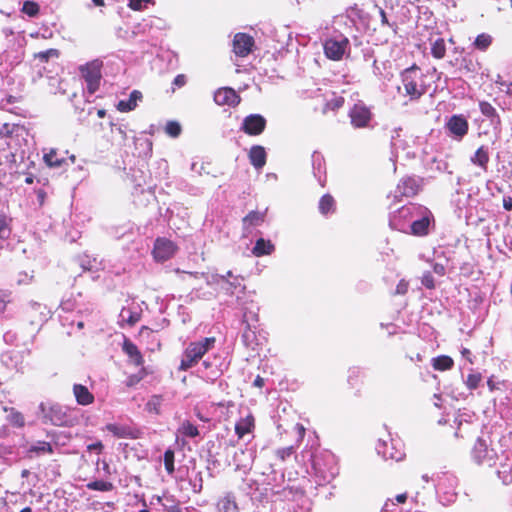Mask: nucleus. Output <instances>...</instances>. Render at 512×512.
Instances as JSON below:
<instances>
[{"instance_id": "49530a36", "label": "nucleus", "mask_w": 512, "mask_h": 512, "mask_svg": "<svg viewBox=\"0 0 512 512\" xmlns=\"http://www.w3.org/2000/svg\"><path fill=\"white\" fill-rule=\"evenodd\" d=\"M295 447L294 446H288L284 448H280L276 451V456L281 461H285L287 458H289L291 455L295 453Z\"/></svg>"}, {"instance_id": "f257e3e1", "label": "nucleus", "mask_w": 512, "mask_h": 512, "mask_svg": "<svg viewBox=\"0 0 512 512\" xmlns=\"http://www.w3.org/2000/svg\"><path fill=\"white\" fill-rule=\"evenodd\" d=\"M425 76L420 67L413 64L401 73V82L404 89V96L410 101L419 100L426 92L427 86L424 83Z\"/></svg>"}, {"instance_id": "c03bdc74", "label": "nucleus", "mask_w": 512, "mask_h": 512, "mask_svg": "<svg viewBox=\"0 0 512 512\" xmlns=\"http://www.w3.org/2000/svg\"><path fill=\"white\" fill-rule=\"evenodd\" d=\"M59 51L57 49H48L46 51L38 52L34 55L35 58L40 59L42 62H47L51 57H58Z\"/></svg>"}, {"instance_id": "c756f323", "label": "nucleus", "mask_w": 512, "mask_h": 512, "mask_svg": "<svg viewBox=\"0 0 512 512\" xmlns=\"http://www.w3.org/2000/svg\"><path fill=\"white\" fill-rule=\"evenodd\" d=\"M479 109L483 116L487 117L491 120V122H495L497 124H500L501 119L499 114L497 113L495 107L487 102V101H480L479 102Z\"/></svg>"}, {"instance_id": "f3484780", "label": "nucleus", "mask_w": 512, "mask_h": 512, "mask_svg": "<svg viewBox=\"0 0 512 512\" xmlns=\"http://www.w3.org/2000/svg\"><path fill=\"white\" fill-rule=\"evenodd\" d=\"M250 163L256 168L261 169L266 164L267 154L263 146L254 145L250 148L248 154Z\"/></svg>"}, {"instance_id": "3c124183", "label": "nucleus", "mask_w": 512, "mask_h": 512, "mask_svg": "<svg viewBox=\"0 0 512 512\" xmlns=\"http://www.w3.org/2000/svg\"><path fill=\"white\" fill-rule=\"evenodd\" d=\"M421 283L423 286H425L427 289H434L435 288V280L434 277L430 272H426L423 274L421 278Z\"/></svg>"}, {"instance_id": "c85d7f7f", "label": "nucleus", "mask_w": 512, "mask_h": 512, "mask_svg": "<svg viewBox=\"0 0 512 512\" xmlns=\"http://www.w3.org/2000/svg\"><path fill=\"white\" fill-rule=\"evenodd\" d=\"M45 164L50 168H60L66 163L64 157H59L57 149H50L48 153L43 156Z\"/></svg>"}, {"instance_id": "423d86ee", "label": "nucleus", "mask_w": 512, "mask_h": 512, "mask_svg": "<svg viewBox=\"0 0 512 512\" xmlns=\"http://www.w3.org/2000/svg\"><path fill=\"white\" fill-rule=\"evenodd\" d=\"M255 49V40L248 33L238 32L232 40V51L240 58L247 57Z\"/></svg>"}, {"instance_id": "f03ea898", "label": "nucleus", "mask_w": 512, "mask_h": 512, "mask_svg": "<svg viewBox=\"0 0 512 512\" xmlns=\"http://www.w3.org/2000/svg\"><path fill=\"white\" fill-rule=\"evenodd\" d=\"M215 337H206L200 341L191 342L183 353L179 370L187 371L195 366L199 360L215 345Z\"/></svg>"}, {"instance_id": "bf43d9fd", "label": "nucleus", "mask_w": 512, "mask_h": 512, "mask_svg": "<svg viewBox=\"0 0 512 512\" xmlns=\"http://www.w3.org/2000/svg\"><path fill=\"white\" fill-rule=\"evenodd\" d=\"M378 10H379V14H380L381 24H382V25H386V26H388V27H393V26H395V24H391V23L388 21V18H387L386 12L384 11V9H383V8L378 7Z\"/></svg>"}, {"instance_id": "5701e85b", "label": "nucleus", "mask_w": 512, "mask_h": 512, "mask_svg": "<svg viewBox=\"0 0 512 512\" xmlns=\"http://www.w3.org/2000/svg\"><path fill=\"white\" fill-rule=\"evenodd\" d=\"M254 427H255V419L252 414H249L245 418H241L235 424V433L238 436V438H242L246 434L252 432Z\"/></svg>"}, {"instance_id": "f704fd0d", "label": "nucleus", "mask_w": 512, "mask_h": 512, "mask_svg": "<svg viewBox=\"0 0 512 512\" xmlns=\"http://www.w3.org/2000/svg\"><path fill=\"white\" fill-rule=\"evenodd\" d=\"M348 384L351 388H359L363 381H362V373L359 368L352 367L348 370V378H347Z\"/></svg>"}, {"instance_id": "1a4fd4ad", "label": "nucleus", "mask_w": 512, "mask_h": 512, "mask_svg": "<svg viewBox=\"0 0 512 512\" xmlns=\"http://www.w3.org/2000/svg\"><path fill=\"white\" fill-rule=\"evenodd\" d=\"M351 124L355 128L367 127L371 118L372 113L370 109L362 102L356 103L349 112Z\"/></svg>"}, {"instance_id": "9b49d317", "label": "nucleus", "mask_w": 512, "mask_h": 512, "mask_svg": "<svg viewBox=\"0 0 512 512\" xmlns=\"http://www.w3.org/2000/svg\"><path fill=\"white\" fill-rule=\"evenodd\" d=\"M446 128L454 138L461 140L468 133L469 123L463 115H452L446 123Z\"/></svg>"}, {"instance_id": "b1692460", "label": "nucleus", "mask_w": 512, "mask_h": 512, "mask_svg": "<svg viewBox=\"0 0 512 512\" xmlns=\"http://www.w3.org/2000/svg\"><path fill=\"white\" fill-rule=\"evenodd\" d=\"M12 233V218L5 213H0V248H3L4 242L7 241Z\"/></svg>"}, {"instance_id": "7ed1b4c3", "label": "nucleus", "mask_w": 512, "mask_h": 512, "mask_svg": "<svg viewBox=\"0 0 512 512\" xmlns=\"http://www.w3.org/2000/svg\"><path fill=\"white\" fill-rule=\"evenodd\" d=\"M81 411L78 408H69L59 404L49 407L45 418L53 425L60 427H74L80 423Z\"/></svg>"}, {"instance_id": "5fc2aeb1", "label": "nucleus", "mask_w": 512, "mask_h": 512, "mask_svg": "<svg viewBox=\"0 0 512 512\" xmlns=\"http://www.w3.org/2000/svg\"><path fill=\"white\" fill-rule=\"evenodd\" d=\"M408 286L409 284L407 281H405L404 279L400 280L396 287V293L401 295L406 294L408 291Z\"/></svg>"}, {"instance_id": "de8ad7c7", "label": "nucleus", "mask_w": 512, "mask_h": 512, "mask_svg": "<svg viewBox=\"0 0 512 512\" xmlns=\"http://www.w3.org/2000/svg\"><path fill=\"white\" fill-rule=\"evenodd\" d=\"M149 3H153V0H129L128 6L134 11H141L146 8Z\"/></svg>"}, {"instance_id": "bb28decb", "label": "nucleus", "mask_w": 512, "mask_h": 512, "mask_svg": "<svg viewBox=\"0 0 512 512\" xmlns=\"http://www.w3.org/2000/svg\"><path fill=\"white\" fill-rule=\"evenodd\" d=\"M274 249L275 247L270 240L259 238L252 249V253L257 257H261L264 255H270Z\"/></svg>"}, {"instance_id": "6e6552de", "label": "nucleus", "mask_w": 512, "mask_h": 512, "mask_svg": "<svg viewBox=\"0 0 512 512\" xmlns=\"http://www.w3.org/2000/svg\"><path fill=\"white\" fill-rule=\"evenodd\" d=\"M267 121L260 114H250L243 119L241 130L249 136H258L266 128Z\"/></svg>"}, {"instance_id": "cd10ccee", "label": "nucleus", "mask_w": 512, "mask_h": 512, "mask_svg": "<svg viewBox=\"0 0 512 512\" xmlns=\"http://www.w3.org/2000/svg\"><path fill=\"white\" fill-rule=\"evenodd\" d=\"M319 211L322 215L334 213L336 210V201L331 194H324L318 204Z\"/></svg>"}, {"instance_id": "0eeeda50", "label": "nucleus", "mask_w": 512, "mask_h": 512, "mask_svg": "<svg viewBox=\"0 0 512 512\" xmlns=\"http://www.w3.org/2000/svg\"><path fill=\"white\" fill-rule=\"evenodd\" d=\"M349 46V40L342 37L340 40L329 38L324 42V53L326 57L333 61H340Z\"/></svg>"}, {"instance_id": "9d476101", "label": "nucleus", "mask_w": 512, "mask_h": 512, "mask_svg": "<svg viewBox=\"0 0 512 512\" xmlns=\"http://www.w3.org/2000/svg\"><path fill=\"white\" fill-rule=\"evenodd\" d=\"M470 163L478 168L476 176H482L489 170L490 163V152L489 148L485 145H481L476 151L470 156Z\"/></svg>"}, {"instance_id": "4468645a", "label": "nucleus", "mask_w": 512, "mask_h": 512, "mask_svg": "<svg viewBox=\"0 0 512 512\" xmlns=\"http://www.w3.org/2000/svg\"><path fill=\"white\" fill-rule=\"evenodd\" d=\"M432 219V213L427 208H424L422 218L411 223V234L418 237L426 236L429 233V227Z\"/></svg>"}, {"instance_id": "393cba45", "label": "nucleus", "mask_w": 512, "mask_h": 512, "mask_svg": "<svg viewBox=\"0 0 512 512\" xmlns=\"http://www.w3.org/2000/svg\"><path fill=\"white\" fill-rule=\"evenodd\" d=\"M488 455V447L483 439L478 438L474 443L471 456L477 464H482Z\"/></svg>"}, {"instance_id": "473e14b6", "label": "nucleus", "mask_w": 512, "mask_h": 512, "mask_svg": "<svg viewBox=\"0 0 512 512\" xmlns=\"http://www.w3.org/2000/svg\"><path fill=\"white\" fill-rule=\"evenodd\" d=\"M492 41L493 39L491 35L487 33H481L475 38L473 46L479 51H486L492 44Z\"/></svg>"}, {"instance_id": "c9c22d12", "label": "nucleus", "mask_w": 512, "mask_h": 512, "mask_svg": "<svg viewBox=\"0 0 512 512\" xmlns=\"http://www.w3.org/2000/svg\"><path fill=\"white\" fill-rule=\"evenodd\" d=\"M163 398L161 395H152L145 405L146 410L149 413L159 415L161 413Z\"/></svg>"}, {"instance_id": "37998d69", "label": "nucleus", "mask_w": 512, "mask_h": 512, "mask_svg": "<svg viewBox=\"0 0 512 512\" xmlns=\"http://www.w3.org/2000/svg\"><path fill=\"white\" fill-rule=\"evenodd\" d=\"M181 126L176 121H169L165 126V132L169 136L176 138L181 134Z\"/></svg>"}, {"instance_id": "a18cd8bd", "label": "nucleus", "mask_w": 512, "mask_h": 512, "mask_svg": "<svg viewBox=\"0 0 512 512\" xmlns=\"http://www.w3.org/2000/svg\"><path fill=\"white\" fill-rule=\"evenodd\" d=\"M145 376L146 372L145 369L143 368L139 373L128 376L126 380V386L133 387L137 385Z\"/></svg>"}, {"instance_id": "a878e982", "label": "nucleus", "mask_w": 512, "mask_h": 512, "mask_svg": "<svg viewBox=\"0 0 512 512\" xmlns=\"http://www.w3.org/2000/svg\"><path fill=\"white\" fill-rule=\"evenodd\" d=\"M452 66H458L459 70L463 73H474L476 71V65L470 55L456 58L455 61L449 62Z\"/></svg>"}, {"instance_id": "603ef678", "label": "nucleus", "mask_w": 512, "mask_h": 512, "mask_svg": "<svg viewBox=\"0 0 512 512\" xmlns=\"http://www.w3.org/2000/svg\"><path fill=\"white\" fill-rule=\"evenodd\" d=\"M10 417H11V422L14 425H16L18 427L24 426V424H25L24 416L20 412H13Z\"/></svg>"}, {"instance_id": "ddd939ff", "label": "nucleus", "mask_w": 512, "mask_h": 512, "mask_svg": "<svg viewBox=\"0 0 512 512\" xmlns=\"http://www.w3.org/2000/svg\"><path fill=\"white\" fill-rule=\"evenodd\" d=\"M419 192V185L414 178L406 177L399 181L395 190V197H414Z\"/></svg>"}, {"instance_id": "4be33fe9", "label": "nucleus", "mask_w": 512, "mask_h": 512, "mask_svg": "<svg viewBox=\"0 0 512 512\" xmlns=\"http://www.w3.org/2000/svg\"><path fill=\"white\" fill-rule=\"evenodd\" d=\"M255 329L256 325L248 324L241 336L243 344L253 351L257 350L260 345Z\"/></svg>"}, {"instance_id": "4c0bfd02", "label": "nucleus", "mask_w": 512, "mask_h": 512, "mask_svg": "<svg viewBox=\"0 0 512 512\" xmlns=\"http://www.w3.org/2000/svg\"><path fill=\"white\" fill-rule=\"evenodd\" d=\"M86 487L89 490L108 492L114 489V485L111 482L104 480H96L87 483Z\"/></svg>"}, {"instance_id": "7c9ffc66", "label": "nucleus", "mask_w": 512, "mask_h": 512, "mask_svg": "<svg viewBox=\"0 0 512 512\" xmlns=\"http://www.w3.org/2000/svg\"><path fill=\"white\" fill-rule=\"evenodd\" d=\"M454 366V360L448 355H441L432 359V367L436 371H447Z\"/></svg>"}, {"instance_id": "6ab92c4d", "label": "nucleus", "mask_w": 512, "mask_h": 512, "mask_svg": "<svg viewBox=\"0 0 512 512\" xmlns=\"http://www.w3.org/2000/svg\"><path fill=\"white\" fill-rule=\"evenodd\" d=\"M265 211H250L243 219L242 226L244 230H250L253 227H258L265 222Z\"/></svg>"}, {"instance_id": "052dcab7", "label": "nucleus", "mask_w": 512, "mask_h": 512, "mask_svg": "<svg viewBox=\"0 0 512 512\" xmlns=\"http://www.w3.org/2000/svg\"><path fill=\"white\" fill-rule=\"evenodd\" d=\"M140 320V314L136 312H130L129 317L126 319V322L130 326H134Z\"/></svg>"}, {"instance_id": "338daca9", "label": "nucleus", "mask_w": 512, "mask_h": 512, "mask_svg": "<svg viewBox=\"0 0 512 512\" xmlns=\"http://www.w3.org/2000/svg\"><path fill=\"white\" fill-rule=\"evenodd\" d=\"M254 386L255 387H258V388H262L265 384V381H264V378H262L261 376H257L253 382Z\"/></svg>"}, {"instance_id": "58836bf2", "label": "nucleus", "mask_w": 512, "mask_h": 512, "mask_svg": "<svg viewBox=\"0 0 512 512\" xmlns=\"http://www.w3.org/2000/svg\"><path fill=\"white\" fill-rule=\"evenodd\" d=\"M163 460H164V467H165L166 472L169 475H172L175 472V466H174L175 452H174V450L171 448L167 449L164 452Z\"/></svg>"}, {"instance_id": "8fccbe9b", "label": "nucleus", "mask_w": 512, "mask_h": 512, "mask_svg": "<svg viewBox=\"0 0 512 512\" xmlns=\"http://www.w3.org/2000/svg\"><path fill=\"white\" fill-rule=\"evenodd\" d=\"M16 125L4 123L0 127V137H11L15 132Z\"/></svg>"}, {"instance_id": "4d7b16f0", "label": "nucleus", "mask_w": 512, "mask_h": 512, "mask_svg": "<svg viewBox=\"0 0 512 512\" xmlns=\"http://www.w3.org/2000/svg\"><path fill=\"white\" fill-rule=\"evenodd\" d=\"M227 284L229 285V287L227 288V291L230 293V294H233V291L231 290L232 288H238L240 287L242 290L245 289V286H242L239 279L238 278H235L233 281H229L227 280L226 281Z\"/></svg>"}, {"instance_id": "09e8293b", "label": "nucleus", "mask_w": 512, "mask_h": 512, "mask_svg": "<svg viewBox=\"0 0 512 512\" xmlns=\"http://www.w3.org/2000/svg\"><path fill=\"white\" fill-rule=\"evenodd\" d=\"M259 316L258 312L255 311H245L243 313V322L248 326V324L255 325V323H258Z\"/></svg>"}, {"instance_id": "680f3d73", "label": "nucleus", "mask_w": 512, "mask_h": 512, "mask_svg": "<svg viewBox=\"0 0 512 512\" xmlns=\"http://www.w3.org/2000/svg\"><path fill=\"white\" fill-rule=\"evenodd\" d=\"M433 272L439 276H443L446 272L445 266L440 263H435L433 265Z\"/></svg>"}, {"instance_id": "69168bd1", "label": "nucleus", "mask_w": 512, "mask_h": 512, "mask_svg": "<svg viewBox=\"0 0 512 512\" xmlns=\"http://www.w3.org/2000/svg\"><path fill=\"white\" fill-rule=\"evenodd\" d=\"M37 198H38L40 206H42L44 204V202H45L46 192L44 190H42V189L38 190L37 191Z\"/></svg>"}, {"instance_id": "13d9d810", "label": "nucleus", "mask_w": 512, "mask_h": 512, "mask_svg": "<svg viewBox=\"0 0 512 512\" xmlns=\"http://www.w3.org/2000/svg\"><path fill=\"white\" fill-rule=\"evenodd\" d=\"M187 82V78L184 74H178L173 81V84L178 88L183 87Z\"/></svg>"}, {"instance_id": "774afa93", "label": "nucleus", "mask_w": 512, "mask_h": 512, "mask_svg": "<svg viewBox=\"0 0 512 512\" xmlns=\"http://www.w3.org/2000/svg\"><path fill=\"white\" fill-rule=\"evenodd\" d=\"M407 493H401L396 496V501L400 504H404L407 500Z\"/></svg>"}, {"instance_id": "6e6d98bb", "label": "nucleus", "mask_w": 512, "mask_h": 512, "mask_svg": "<svg viewBox=\"0 0 512 512\" xmlns=\"http://www.w3.org/2000/svg\"><path fill=\"white\" fill-rule=\"evenodd\" d=\"M103 449L104 445L101 441H97L87 446L88 451H97L98 454L102 453Z\"/></svg>"}, {"instance_id": "79ce46f5", "label": "nucleus", "mask_w": 512, "mask_h": 512, "mask_svg": "<svg viewBox=\"0 0 512 512\" xmlns=\"http://www.w3.org/2000/svg\"><path fill=\"white\" fill-rule=\"evenodd\" d=\"M482 380V375L480 373H471L468 374L465 385L469 390H475L478 388L480 382Z\"/></svg>"}, {"instance_id": "39448f33", "label": "nucleus", "mask_w": 512, "mask_h": 512, "mask_svg": "<svg viewBox=\"0 0 512 512\" xmlns=\"http://www.w3.org/2000/svg\"><path fill=\"white\" fill-rule=\"evenodd\" d=\"M178 251V246L175 242L165 237L156 238L152 250L154 259L158 262H165L171 259Z\"/></svg>"}, {"instance_id": "412c9836", "label": "nucleus", "mask_w": 512, "mask_h": 512, "mask_svg": "<svg viewBox=\"0 0 512 512\" xmlns=\"http://www.w3.org/2000/svg\"><path fill=\"white\" fill-rule=\"evenodd\" d=\"M123 351L131 358L136 366H142L144 358L138 347L129 339H125L122 345Z\"/></svg>"}, {"instance_id": "20e7f679", "label": "nucleus", "mask_w": 512, "mask_h": 512, "mask_svg": "<svg viewBox=\"0 0 512 512\" xmlns=\"http://www.w3.org/2000/svg\"><path fill=\"white\" fill-rule=\"evenodd\" d=\"M102 63L98 60L92 61L80 67V72L87 84L89 94H94L100 87Z\"/></svg>"}, {"instance_id": "e2e57ef3", "label": "nucleus", "mask_w": 512, "mask_h": 512, "mask_svg": "<svg viewBox=\"0 0 512 512\" xmlns=\"http://www.w3.org/2000/svg\"><path fill=\"white\" fill-rule=\"evenodd\" d=\"M461 355L467 359L469 361V363L473 364L474 363V359H473V356H472V353L471 351L468 349V348H463L461 350Z\"/></svg>"}, {"instance_id": "864d4df0", "label": "nucleus", "mask_w": 512, "mask_h": 512, "mask_svg": "<svg viewBox=\"0 0 512 512\" xmlns=\"http://www.w3.org/2000/svg\"><path fill=\"white\" fill-rule=\"evenodd\" d=\"M294 429L297 433V446H298L303 441V439L305 437L306 429L303 426V424H301V423H297L295 425Z\"/></svg>"}, {"instance_id": "2eb2a0df", "label": "nucleus", "mask_w": 512, "mask_h": 512, "mask_svg": "<svg viewBox=\"0 0 512 512\" xmlns=\"http://www.w3.org/2000/svg\"><path fill=\"white\" fill-rule=\"evenodd\" d=\"M106 430L112 433L117 438L137 439L140 432L128 426L109 423L106 425Z\"/></svg>"}, {"instance_id": "72a5a7b5", "label": "nucleus", "mask_w": 512, "mask_h": 512, "mask_svg": "<svg viewBox=\"0 0 512 512\" xmlns=\"http://www.w3.org/2000/svg\"><path fill=\"white\" fill-rule=\"evenodd\" d=\"M431 55L435 59H443L445 57L446 45L443 38H438L431 44Z\"/></svg>"}, {"instance_id": "dca6fc26", "label": "nucleus", "mask_w": 512, "mask_h": 512, "mask_svg": "<svg viewBox=\"0 0 512 512\" xmlns=\"http://www.w3.org/2000/svg\"><path fill=\"white\" fill-rule=\"evenodd\" d=\"M73 394L76 399V402L79 405L87 406L95 401L94 395L89 391V389L82 384H74L73 385Z\"/></svg>"}, {"instance_id": "e433bc0d", "label": "nucleus", "mask_w": 512, "mask_h": 512, "mask_svg": "<svg viewBox=\"0 0 512 512\" xmlns=\"http://www.w3.org/2000/svg\"><path fill=\"white\" fill-rule=\"evenodd\" d=\"M178 431L183 436L189 437V438H195V437L199 436V430H198L197 426H195L189 420L183 421L181 423Z\"/></svg>"}, {"instance_id": "a211bd4d", "label": "nucleus", "mask_w": 512, "mask_h": 512, "mask_svg": "<svg viewBox=\"0 0 512 512\" xmlns=\"http://www.w3.org/2000/svg\"><path fill=\"white\" fill-rule=\"evenodd\" d=\"M54 448L50 442L37 441L32 444L26 451L28 458L39 457L45 454H53Z\"/></svg>"}, {"instance_id": "0e129e2a", "label": "nucleus", "mask_w": 512, "mask_h": 512, "mask_svg": "<svg viewBox=\"0 0 512 512\" xmlns=\"http://www.w3.org/2000/svg\"><path fill=\"white\" fill-rule=\"evenodd\" d=\"M503 208L506 211H512V196L503 198Z\"/></svg>"}, {"instance_id": "a19ab883", "label": "nucleus", "mask_w": 512, "mask_h": 512, "mask_svg": "<svg viewBox=\"0 0 512 512\" xmlns=\"http://www.w3.org/2000/svg\"><path fill=\"white\" fill-rule=\"evenodd\" d=\"M12 302V291L0 289V314L6 311L7 305Z\"/></svg>"}, {"instance_id": "f8f14e48", "label": "nucleus", "mask_w": 512, "mask_h": 512, "mask_svg": "<svg viewBox=\"0 0 512 512\" xmlns=\"http://www.w3.org/2000/svg\"><path fill=\"white\" fill-rule=\"evenodd\" d=\"M214 101L219 106L236 107L241 97L233 88L221 87L214 93Z\"/></svg>"}, {"instance_id": "aec40b11", "label": "nucleus", "mask_w": 512, "mask_h": 512, "mask_svg": "<svg viewBox=\"0 0 512 512\" xmlns=\"http://www.w3.org/2000/svg\"><path fill=\"white\" fill-rule=\"evenodd\" d=\"M142 98L143 95L139 90H133L127 100H120L118 102L117 109L120 112H130L137 107L138 101H141Z\"/></svg>"}, {"instance_id": "ea45409f", "label": "nucleus", "mask_w": 512, "mask_h": 512, "mask_svg": "<svg viewBox=\"0 0 512 512\" xmlns=\"http://www.w3.org/2000/svg\"><path fill=\"white\" fill-rule=\"evenodd\" d=\"M21 12L28 15L29 17H36L40 12V6L37 2L32 0H26L23 3Z\"/></svg>"}, {"instance_id": "2f4dec72", "label": "nucleus", "mask_w": 512, "mask_h": 512, "mask_svg": "<svg viewBox=\"0 0 512 512\" xmlns=\"http://www.w3.org/2000/svg\"><path fill=\"white\" fill-rule=\"evenodd\" d=\"M344 103H345V98L343 96L334 95V97L332 99L328 100L325 103L322 112L324 114H326V113H328L330 111L336 112L340 108L343 107Z\"/></svg>"}]
</instances>
